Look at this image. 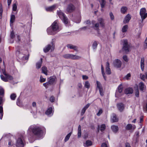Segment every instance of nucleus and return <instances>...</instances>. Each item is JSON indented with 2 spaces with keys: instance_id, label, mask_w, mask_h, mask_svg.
<instances>
[{
  "instance_id": "1",
  "label": "nucleus",
  "mask_w": 147,
  "mask_h": 147,
  "mask_svg": "<svg viewBox=\"0 0 147 147\" xmlns=\"http://www.w3.org/2000/svg\"><path fill=\"white\" fill-rule=\"evenodd\" d=\"M44 129L43 127L40 126H31L28 129V132L31 131L36 137L40 138L43 136Z\"/></svg>"
},
{
  "instance_id": "2",
  "label": "nucleus",
  "mask_w": 147,
  "mask_h": 147,
  "mask_svg": "<svg viewBox=\"0 0 147 147\" xmlns=\"http://www.w3.org/2000/svg\"><path fill=\"white\" fill-rule=\"evenodd\" d=\"M61 30L58 21L57 20L55 21L52 25L49 27L47 31L48 34L49 35H54Z\"/></svg>"
},
{
  "instance_id": "3",
  "label": "nucleus",
  "mask_w": 147,
  "mask_h": 147,
  "mask_svg": "<svg viewBox=\"0 0 147 147\" xmlns=\"http://www.w3.org/2000/svg\"><path fill=\"white\" fill-rule=\"evenodd\" d=\"M55 40L52 39V40L49 44L48 45L43 49L45 53H47L51 50V51H53L55 48Z\"/></svg>"
},
{
  "instance_id": "4",
  "label": "nucleus",
  "mask_w": 147,
  "mask_h": 147,
  "mask_svg": "<svg viewBox=\"0 0 147 147\" xmlns=\"http://www.w3.org/2000/svg\"><path fill=\"white\" fill-rule=\"evenodd\" d=\"M57 14L65 24H68V22L67 18L65 16V14L62 12L61 10H57Z\"/></svg>"
},
{
  "instance_id": "5",
  "label": "nucleus",
  "mask_w": 147,
  "mask_h": 147,
  "mask_svg": "<svg viewBox=\"0 0 147 147\" xmlns=\"http://www.w3.org/2000/svg\"><path fill=\"white\" fill-rule=\"evenodd\" d=\"M63 57L66 59H79L81 58V57L70 54H67L63 55Z\"/></svg>"
},
{
  "instance_id": "6",
  "label": "nucleus",
  "mask_w": 147,
  "mask_h": 147,
  "mask_svg": "<svg viewBox=\"0 0 147 147\" xmlns=\"http://www.w3.org/2000/svg\"><path fill=\"white\" fill-rule=\"evenodd\" d=\"M24 141L22 136L19 138L16 141V145L18 147H23L24 145Z\"/></svg>"
},
{
  "instance_id": "7",
  "label": "nucleus",
  "mask_w": 147,
  "mask_h": 147,
  "mask_svg": "<svg viewBox=\"0 0 147 147\" xmlns=\"http://www.w3.org/2000/svg\"><path fill=\"white\" fill-rule=\"evenodd\" d=\"M140 14L142 22L147 17V13H146V9L144 8L141 9L140 11Z\"/></svg>"
},
{
  "instance_id": "8",
  "label": "nucleus",
  "mask_w": 147,
  "mask_h": 147,
  "mask_svg": "<svg viewBox=\"0 0 147 147\" xmlns=\"http://www.w3.org/2000/svg\"><path fill=\"white\" fill-rule=\"evenodd\" d=\"M75 7L72 3L69 4L67 7L66 11L68 13H70L73 12L75 10Z\"/></svg>"
},
{
  "instance_id": "9",
  "label": "nucleus",
  "mask_w": 147,
  "mask_h": 147,
  "mask_svg": "<svg viewBox=\"0 0 147 147\" xmlns=\"http://www.w3.org/2000/svg\"><path fill=\"white\" fill-rule=\"evenodd\" d=\"M123 47L122 50L126 53H127L129 52V47L128 45L127 40H123Z\"/></svg>"
},
{
  "instance_id": "10",
  "label": "nucleus",
  "mask_w": 147,
  "mask_h": 147,
  "mask_svg": "<svg viewBox=\"0 0 147 147\" xmlns=\"http://www.w3.org/2000/svg\"><path fill=\"white\" fill-rule=\"evenodd\" d=\"M0 77L1 80L5 82L8 81L9 80H12L13 79L11 76L8 74L5 77H4L3 75H1Z\"/></svg>"
},
{
  "instance_id": "11",
  "label": "nucleus",
  "mask_w": 147,
  "mask_h": 147,
  "mask_svg": "<svg viewBox=\"0 0 147 147\" xmlns=\"http://www.w3.org/2000/svg\"><path fill=\"white\" fill-rule=\"evenodd\" d=\"M114 66L117 68H120L122 65L121 61L118 59L115 60L113 62Z\"/></svg>"
},
{
  "instance_id": "12",
  "label": "nucleus",
  "mask_w": 147,
  "mask_h": 147,
  "mask_svg": "<svg viewBox=\"0 0 147 147\" xmlns=\"http://www.w3.org/2000/svg\"><path fill=\"white\" fill-rule=\"evenodd\" d=\"M96 84L97 87L99 90L100 95L101 96H103V92L101 84L100 82L98 81H96Z\"/></svg>"
},
{
  "instance_id": "13",
  "label": "nucleus",
  "mask_w": 147,
  "mask_h": 147,
  "mask_svg": "<svg viewBox=\"0 0 147 147\" xmlns=\"http://www.w3.org/2000/svg\"><path fill=\"white\" fill-rule=\"evenodd\" d=\"M92 27L95 30H96L97 33L98 34H99V24L98 23H95V21H93L92 22Z\"/></svg>"
},
{
  "instance_id": "14",
  "label": "nucleus",
  "mask_w": 147,
  "mask_h": 147,
  "mask_svg": "<svg viewBox=\"0 0 147 147\" xmlns=\"http://www.w3.org/2000/svg\"><path fill=\"white\" fill-rule=\"evenodd\" d=\"M56 79V77L55 76L51 77L49 80L48 82V83L50 85L53 84L54 83Z\"/></svg>"
},
{
  "instance_id": "15",
  "label": "nucleus",
  "mask_w": 147,
  "mask_h": 147,
  "mask_svg": "<svg viewBox=\"0 0 147 147\" xmlns=\"http://www.w3.org/2000/svg\"><path fill=\"white\" fill-rule=\"evenodd\" d=\"M46 115L48 116H51L53 115V109L52 107L48 108L45 112Z\"/></svg>"
},
{
  "instance_id": "16",
  "label": "nucleus",
  "mask_w": 147,
  "mask_h": 147,
  "mask_svg": "<svg viewBox=\"0 0 147 147\" xmlns=\"http://www.w3.org/2000/svg\"><path fill=\"white\" fill-rule=\"evenodd\" d=\"M136 128V126L135 125H132L131 124H127L125 127V129L127 130H131L133 131Z\"/></svg>"
},
{
  "instance_id": "17",
  "label": "nucleus",
  "mask_w": 147,
  "mask_h": 147,
  "mask_svg": "<svg viewBox=\"0 0 147 147\" xmlns=\"http://www.w3.org/2000/svg\"><path fill=\"white\" fill-rule=\"evenodd\" d=\"M111 120L112 123L116 122L118 121V118L115 114H113L111 117Z\"/></svg>"
},
{
  "instance_id": "18",
  "label": "nucleus",
  "mask_w": 147,
  "mask_h": 147,
  "mask_svg": "<svg viewBox=\"0 0 147 147\" xmlns=\"http://www.w3.org/2000/svg\"><path fill=\"white\" fill-rule=\"evenodd\" d=\"M109 67V64L108 62H107L106 63V73L108 74H111V69Z\"/></svg>"
},
{
  "instance_id": "19",
  "label": "nucleus",
  "mask_w": 147,
  "mask_h": 147,
  "mask_svg": "<svg viewBox=\"0 0 147 147\" xmlns=\"http://www.w3.org/2000/svg\"><path fill=\"white\" fill-rule=\"evenodd\" d=\"M140 90L141 91H144L146 88V86L142 82H140L139 84Z\"/></svg>"
},
{
  "instance_id": "20",
  "label": "nucleus",
  "mask_w": 147,
  "mask_h": 147,
  "mask_svg": "<svg viewBox=\"0 0 147 147\" xmlns=\"http://www.w3.org/2000/svg\"><path fill=\"white\" fill-rule=\"evenodd\" d=\"M15 16L14 15H11L10 22V25L11 26L13 25V23L15 22Z\"/></svg>"
},
{
  "instance_id": "21",
  "label": "nucleus",
  "mask_w": 147,
  "mask_h": 147,
  "mask_svg": "<svg viewBox=\"0 0 147 147\" xmlns=\"http://www.w3.org/2000/svg\"><path fill=\"white\" fill-rule=\"evenodd\" d=\"M133 90L131 88H127L125 90V93L126 94H132L133 92Z\"/></svg>"
},
{
  "instance_id": "22",
  "label": "nucleus",
  "mask_w": 147,
  "mask_h": 147,
  "mask_svg": "<svg viewBox=\"0 0 147 147\" xmlns=\"http://www.w3.org/2000/svg\"><path fill=\"white\" fill-rule=\"evenodd\" d=\"M131 17L129 14H127L123 20V22L124 24H126L130 20Z\"/></svg>"
},
{
  "instance_id": "23",
  "label": "nucleus",
  "mask_w": 147,
  "mask_h": 147,
  "mask_svg": "<svg viewBox=\"0 0 147 147\" xmlns=\"http://www.w3.org/2000/svg\"><path fill=\"white\" fill-rule=\"evenodd\" d=\"M56 7V5L55 4L51 6L46 7L45 9L47 11H51L54 9Z\"/></svg>"
},
{
  "instance_id": "24",
  "label": "nucleus",
  "mask_w": 147,
  "mask_h": 147,
  "mask_svg": "<svg viewBox=\"0 0 147 147\" xmlns=\"http://www.w3.org/2000/svg\"><path fill=\"white\" fill-rule=\"evenodd\" d=\"M144 57H142L141 58L140 61V67L142 71H143L144 69Z\"/></svg>"
},
{
  "instance_id": "25",
  "label": "nucleus",
  "mask_w": 147,
  "mask_h": 147,
  "mask_svg": "<svg viewBox=\"0 0 147 147\" xmlns=\"http://www.w3.org/2000/svg\"><path fill=\"white\" fill-rule=\"evenodd\" d=\"M42 59L41 58L40 60L36 63V69H39L40 68L42 65Z\"/></svg>"
},
{
  "instance_id": "26",
  "label": "nucleus",
  "mask_w": 147,
  "mask_h": 147,
  "mask_svg": "<svg viewBox=\"0 0 147 147\" xmlns=\"http://www.w3.org/2000/svg\"><path fill=\"white\" fill-rule=\"evenodd\" d=\"M67 47L69 49H73L75 51H77L78 49L76 46L73 45L71 44H68L67 45Z\"/></svg>"
},
{
  "instance_id": "27",
  "label": "nucleus",
  "mask_w": 147,
  "mask_h": 147,
  "mask_svg": "<svg viewBox=\"0 0 147 147\" xmlns=\"http://www.w3.org/2000/svg\"><path fill=\"white\" fill-rule=\"evenodd\" d=\"M117 107L119 111H122L124 109V105L123 103H120L117 105Z\"/></svg>"
},
{
  "instance_id": "28",
  "label": "nucleus",
  "mask_w": 147,
  "mask_h": 147,
  "mask_svg": "<svg viewBox=\"0 0 147 147\" xmlns=\"http://www.w3.org/2000/svg\"><path fill=\"white\" fill-rule=\"evenodd\" d=\"M111 128L113 131L115 133L117 132L118 130V127L116 125H112Z\"/></svg>"
},
{
  "instance_id": "29",
  "label": "nucleus",
  "mask_w": 147,
  "mask_h": 147,
  "mask_svg": "<svg viewBox=\"0 0 147 147\" xmlns=\"http://www.w3.org/2000/svg\"><path fill=\"white\" fill-rule=\"evenodd\" d=\"M92 145V141L90 140H87L85 144H84V146L85 147H88L91 146Z\"/></svg>"
},
{
  "instance_id": "30",
  "label": "nucleus",
  "mask_w": 147,
  "mask_h": 147,
  "mask_svg": "<svg viewBox=\"0 0 147 147\" xmlns=\"http://www.w3.org/2000/svg\"><path fill=\"white\" fill-rule=\"evenodd\" d=\"M42 73L47 76L48 75L47 70L45 66H43L42 68Z\"/></svg>"
},
{
  "instance_id": "31",
  "label": "nucleus",
  "mask_w": 147,
  "mask_h": 147,
  "mask_svg": "<svg viewBox=\"0 0 147 147\" xmlns=\"http://www.w3.org/2000/svg\"><path fill=\"white\" fill-rule=\"evenodd\" d=\"M98 21L102 27H103L104 26L105 24L104 23V20L102 18H98Z\"/></svg>"
},
{
  "instance_id": "32",
  "label": "nucleus",
  "mask_w": 147,
  "mask_h": 147,
  "mask_svg": "<svg viewBox=\"0 0 147 147\" xmlns=\"http://www.w3.org/2000/svg\"><path fill=\"white\" fill-rule=\"evenodd\" d=\"M100 5L102 8H103L105 5L106 2L105 0H100Z\"/></svg>"
},
{
  "instance_id": "33",
  "label": "nucleus",
  "mask_w": 147,
  "mask_h": 147,
  "mask_svg": "<svg viewBox=\"0 0 147 147\" xmlns=\"http://www.w3.org/2000/svg\"><path fill=\"white\" fill-rule=\"evenodd\" d=\"M78 138H80L81 136V127L80 125H79L78 127Z\"/></svg>"
},
{
  "instance_id": "34",
  "label": "nucleus",
  "mask_w": 147,
  "mask_h": 147,
  "mask_svg": "<svg viewBox=\"0 0 147 147\" xmlns=\"http://www.w3.org/2000/svg\"><path fill=\"white\" fill-rule=\"evenodd\" d=\"M127 7L124 6L122 7L121 9V12L123 13H125L127 12Z\"/></svg>"
},
{
  "instance_id": "35",
  "label": "nucleus",
  "mask_w": 147,
  "mask_h": 147,
  "mask_svg": "<svg viewBox=\"0 0 147 147\" xmlns=\"http://www.w3.org/2000/svg\"><path fill=\"white\" fill-rule=\"evenodd\" d=\"M128 28V26L127 25L124 26L122 28V31L123 32H126Z\"/></svg>"
},
{
  "instance_id": "36",
  "label": "nucleus",
  "mask_w": 147,
  "mask_h": 147,
  "mask_svg": "<svg viewBox=\"0 0 147 147\" xmlns=\"http://www.w3.org/2000/svg\"><path fill=\"white\" fill-rule=\"evenodd\" d=\"M16 97V95L15 93L11 94L10 96L11 99L12 100H14Z\"/></svg>"
},
{
  "instance_id": "37",
  "label": "nucleus",
  "mask_w": 147,
  "mask_h": 147,
  "mask_svg": "<svg viewBox=\"0 0 147 147\" xmlns=\"http://www.w3.org/2000/svg\"><path fill=\"white\" fill-rule=\"evenodd\" d=\"M71 133L70 132L65 137V142L67 141L69 139L71 135Z\"/></svg>"
},
{
  "instance_id": "38",
  "label": "nucleus",
  "mask_w": 147,
  "mask_h": 147,
  "mask_svg": "<svg viewBox=\"0 0 147 147\" xmlns=\"http://www.w3.org/2000/svg\"><path fill=\"white\" fill-rule=\"evenodd\" d=\"M85 87L87 88H89L90 87V84L88 81H86L85 82Z\"/></svg>"
},
{
  "instance_id": "39",
  "label": "nucleus",
  "mask_w": 147,
  "mask_h": 147,
  "mask_svg": "<svg viewBox=\"0 0 147 147\" xmlns=\"http://www.w3.org/2000/svg\"><path fill=\"white\" fill-rule=\"evenodd\" d=\"M101 71L102 76L104 78V79L106 80V77L105 76V74L104 72V67L102 65H101Z\"/></svg>"
},
{
  "instance_id": "40",
  "label": "nucleus",
  "mask_w": 147,
  "mask_h": 147,
  "mask_svg": "<svg viewBox=\"0 0 147 147\" xmlns=\"http://www.w3.org/2000/svg\"><path fill=\"white\" fill-rule=\"evenodd\" d=\"M98 44L96 41H94L93 42L92 45V47L94 49H95L96 48Z\"/></svg>"
},
{
  "instance_id": "41",
  "label": "nucleus",
  "mask_w": 147,
  "mask_h": 147,
  "mask_svg": "<svg viewBox=\"0 0 147 147\" xmlns=\"http://www.w3.org/2000/svg\"><path fill=\"white\" fill-rule=\"evenodd\" d=\"M106 126L105 124H103L100 127V130L102 131L104 130L105 129Z\"/></svg>"
},
{
  "instance_id": "42",
  "label": "nucleus",
  "mask_w": 147,
  "mask_h": 147,
  "mask_svg": "<svg viewBox=\"0 0 147 147\" xmlns=\"http://www.w3.org/2000/svg\"><path fill=\"white\" fill-rule=\"evenodd\" d=\"M46 78H43V77L41 76L40 77V82H42L46 81Z\"/></svg>"
},
{
  "instance_id": "43",
  "label": "nucleus",
  "mask_w": 147,
  "mask_h": 147,
  "mask_svg": "<svg viewBox=\"0 0 147 147\" xmlns=\"http://www.w3.org/2000/svg\"><path fill=\"white\" fill-rule=\"evenodd\" d=\"M103 112L102 110V109H99L98 112L97 113L96 115L98 116H99Z\"/></svg>"
},
{
  "instance_id": "44",
  "label": "nucleus",
  "mask_w": 147,
  "mask_h": 147,
  "mask_svg": "<svg viewBox=\"0 0 147 147\" xmlns=\"http://www.w3.org/2000/svg\"><path fill=\"white\" fill-rule=\"evenodd\" d=\"M123 87L121 85L119 86L118 88V91L119 93L122 92L123 90Z\"/></svg>"
},
{
  "instance_id": "45",
  "label": "nucleus",
  "mask_w": 147,
  "mask_h": 147,
  "mask_svg": "<svg viewBox=\"0 0 147 147\" xmlns=\"http://www.w3.org/2000/svg\"><path fill=\"white\" fill-rule=\"evenodd\" d=\"M17 8V6L16 4V3L14 4L13 6V10L15 11L16 10Z\"/></svg>"
},
{
  "instance_id": "46",
  "label": "nucleus",
  "mask_w": 147,
  "mask_h": 147,
  "mask_svg": "<svg viewBox=\"0 0 147 147\" xmlns=\"http://www.w3.org/2000/svg\"><path fill=\"white\" fill-rule=\"evenodd\" d=\"M139 95V91L137 86V89L136 90L135 95L137 97H138Z\"/></svg>"
},
{
  "instance_id": "47",
  "label": "nucleus",
  "mask_w": 147,
  "mask_h": 147,
  "mask_svg": "<svg viewBox=\"0 0 147 147\" xmlns=\"http://www.w3.org/2000/svg\"><path fill=\"white\" fill-rule=\"evenodd\" d=\"M43 85L46 88H48V86H50V85L48 83V82H46L45 83L43 84Z\"/></svg>"
},
{
  "instance_id": "48",
  "label": "nucleus",
  "mask_w": 147,
  "mask_h": 147,
  "mask_svg": "<svg viewBox=\"0 0 147 147\" xmlns=\"http://www.w3.org/2000/svg\"><path fill=\"white\" fill-rule=\"evenodd\" d=\"M50 100L51 102H54L55 101V98L53 96H51L50 98Z\"/></svg>"
},
{
  "instance_id": "49",
  "label": "nucleus",
  "mask_w": 147,
  "mask_h": 147,
  "mask_svg": "<svg viewBox=\"0 0 147 147\" xmlns=\"http://www.w3.org/2000/svg\"><path fill=\"white\" fill-rule=\"evenodd\" d=\"M110 16L111 20H113L114 19V17L113 13L111 12L110 13Z\"/></svg>"
},
{
  "instance_id": "50",
  "label": "nucleus",
  "mask_w": 147,
  "mask_h": 147,
  "mask_svg": "<svg viewBox=\"0 0 147 147\" xmlns=\"http://www.w3.org/2000/svg\"><path fill=\"white\" fill-rule=\"evenodd\" d=\"M144 48L145 49L147 48V37L145 41V43L144 45Z\"/></svg>"
},
{
  "instance_id": "51",
  "label": "nucleus",
  "mask_w": 147,
  "mask_h": 147,
  "mask_svg": "<svg viewBox=\"0 0 147 147\" xmlns=\"http://www.w3.org/2000/svg\"><path fill=\"white\" fill-rule=\"evenodd\" d=\"M4 94V91L3 89L1 88L0 89V95H3Z\"/></svg>"
},
{
  "instance_id": "52",
  "label": "nucleus",
  "mask_w": 147,
  "mask_h": 147,
  "mask_svg": "<svg viewBox=\"0 0 147 147\" xmlns=\"http://www.w3.org/2000/svg\"><path fill=\"white\" fill-rule=\"evenodd\" d=\"M123 59L125 61H128V59L127 58V57L126 55H124L123 57Z\"/></svg>"
},
{
  "instance_id": "53",
  "label": "nucleus",
  "mask_w": 147,
  "mask_h": 147,
  "mask_svg": "<svg viewBox=\"0 0 147 147\" xmlns=\"http://www.w3.org/2000/svg\"><path fill=\"white\" fill-rule=\"evenodd\" d=\"M10 36L11 38H14L15 35L13 31H12L11 32Z\"/></svg>"
},
{
  "instance_id": "54",
  "label": "nucleus",
  "mask_w": 147,
  "mask_h": 147,
  "mask_svg": "<svg viewBox=\"0 0 147 147\" xmlns=\"http://www.w3.org/2000/svg\"><path fill=\"white\" fill-rule=\"evenodd\" d=\"M86 110L84 109V108L82 109L81 113V115H83L84 113L85 112Z\"/></svg>"
},
{
  "instance_id": "55",
  "label": "nucleus",
  "mask_w": 147,
  "mask_h": 147,
  "mask_svg": "<svg viewBox=\"0 0 147 147\" xmlns=\"http://www.w3.org/2000/svg\"><path fill=\"white\" fill-rule=\"evenodd\" d=\"M90 105V104L88 103L83 108L86 110L89 107Z\"/></svg>"
},
{
  "instance_id": "56",
  "label": "nucleus",
  "mask_w": 147,
  "mask_h": 147,
  "mask_svg": "<svg viewBox=\"0 0 147 147\" xmlns=\"http://www.w3.org/2000/svg\"><path fill=\"white\" fill-rule=\"evenodd\" d=\"M90 105V104L88 103L83 108L86 110L89 107Z\"/></svg>"
},
{
  "instance_id": "57",
  "label": "nucleus",
  "mask_w": 147,
  "mask_h": 147,
  "mask_svg": "<svg viewBox=\"0 0 147 147\" xmlns=\"http://www.w3.org/2000/svg\"><path fill=\"white\" fill-rule=\"evenodd\" d=\"M0 113H3V108L2 106H0Z\"/></svg>"
},
{
  "instance_id": "58",
  "label": "nucleus",
  "mask_w": 147,
  "mask_h": 147,
  "mask_svg": "<svg viewBox=\"0 0 147 147\" xmlns=\"http://www.w3.org/2000/svg\"><path fill=\"white\" fill-rule=\"evenodd\" d=\"M131 75L129 74H128L125 76V78L127 79H129V78L130 77Z\"/></svg>"
},
{
  "instance_id": "59",
  "label": "nucleus",
  "mask_w": 147,
  "mask_h": 147,
  "mask_svg": "<svg viewBox=\"0 0 147 147\" xmlns=\"http://www.w3.org/2000/svg\"><path fill=\"white\" fill-rule=\"evenodd\" d=\"M88 78V77L86 75H83L82 76V78L84 80H87Z\"/></svg>"
},
{
  "instance_id": "60",
  "label": "nucleus",
  "mask_w": 147,
  "mask_h": 147,
  "mask_svg": "<svg viewBox=\"0 0 147 147\" xmlns=\"http://www.w3.org/2000/svg\"><path fill=\"white\" fill-rule=\"evenodd\" d=\"M90 28L88 26H86L82 28V29H84V30H86L87 29H90Z\"/></svg>"
},
{
  "instance_id": "61",
  "label": "nucleus",
  "mask_w": 147,
  "mask_h": 147,
  "mask_svg": "<svg viewBox=\"0 0 147 147\" xmlns=\"http://www.w3.org/2000/svg\"><path fill=\"white\" fill-rule=\"evenodd\" d=\"M76 0H66L65 1V2H68L70 3H73L74 1H75Z\"/></svg>"
},
{
  "instance_id": "62",
  "label": "nucleus",
  "mask_w": 147,
  "mask_h": 147,
  "mask_svg": "<svg viewBox=\"0 0 147 147\" xmlns=\"http://www.w3.org/2000/svg\"><path fill=\"white\" fill-rule=\"evenodd\" d=\"M101 147H107V145L105 143H103L101 146Z\"/></svg>"
},
{
  "instance_id": "63",
  "label": "nucleus",
  "mask_w": 147,
  "mask_h": 147,
  "mask_svg": "<svg viewBox=\"0 0 147 147\" xmlns=\"http://www.w3.org/2000/svg\"><path fill=\"white\" fill-rule=\"evenodd\" d=\"M125 147H131L130 144L128 143H126L125 144Z\"/></svg>"
},
{
  "instance_id": "64",
  "label": "nucleus",
  "mask_w": 147,
  "mask_h": 147,
  "mask_svg": "<svg viewBox=\"0 0 147 147\" xmlns=\"http://www.w3.org/2000/svg\"><path fill=\"white\" fill-rule=\"evenodd\" d=\"M32 106L33 107H36V102H33L32 103Z\"/></svg>"
}]
</instances>
